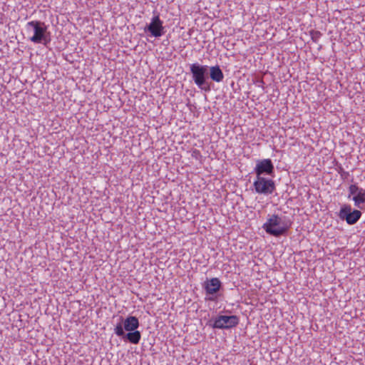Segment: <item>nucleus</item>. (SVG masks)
<instances>
[{
  "mask_svg": "<svg viewBox=\"0 0 365 365\" xmlns=\"http://www.w3.org/2000/svg\"><path fill=\"white\" fill-rule=\"evenodd\" d=\"M290 225V222L284 220L277 215H273L263 225L262 227L267 234L274 237H279L286 234Z\"/></svg>",
  "mask_w": 365,
  "mask_h": 365,
  "instance_id": "nucleus-3",
  "label": "nucleus"
},
{
  "mask_svg": "<svg viewBox=\"0 0 365 365\" xmlns=\"http://www.w3.org/2000/svg\"><path fill=\"white\" fill-rule=\"evenodd\" d=\"M209 66L201 65L198 63H192L190 66V71L195 83L202 90L208 92L210 91V86L207 81Z\"/></svg>",
  "mask_w": 365,
  "mask_h": 365,
  "instance_id": "nucleus-4",
  "label": "nucleus"
},
{
  "mask_svg": "<svg viewBox=\"0 0 365 365\" xmlns=\"http://www.w3.org/2000/svg\"><path fill=\"white\" fill-rule=\"evenodd\" d=\"M222 283L218 278L214 277L210 279H207L202 285L206 295L210 296L206 299L210 301H215L217 299V293L220 291Z\"/></svg>",
  "mask_w": 365,
  "mask_h": 365,
  "instance_id": "nucleus-9",
  "label": "nucleus"
},
{
  "mask_svg": "<svg viewBox=\"0 0 365 365\" xmlns=\"http://www.w3.org/2000/svg\"><path fill=\"white\" fill-rule=\"evenodd\" d=\"M361 215L360 210L353 209L349 204H344L341 206L338 217L340 220L346 221L348 225H353L359 220Z\"/></svg>",
  "mask_w": 365,
  "mask_h": 365,
  "instance_id": "nucleus-5",
  "label": "nucleus"
},
{
  "mask_svg": "<svg viewBox=\"0 0 365 365\" xmlns=\"http://www.w3.org/2000/svg\"><path fill=\"white\" fill-rule=\"evenodd\" d=\"M208 76L217 83H220L224 79L223 72L218 65L209 67Z\"/></svg>",
  "mask_w": 365,
  "mask_h": 365,
  "instance_id": "nucleus-12",
  "label": "nucleus"
},
{
  "mask_svg": "<svg viewBox=\"0 0 365 365\" xmlns=\"http://www.w3.org/2000/svg\"><path fill=\"white\" fill-rule=\"evenodd\" d=\"M27 31H32L33 36L29 37V40L34 43H43L47 46L50 41V34L47 32V26L44 22L40 21H29L26 24Z\"/></svg>",
  "mask_w": 365,
  "mask_h": 365,
  "instance_id": "nucleus-2",
  "label": "nucleus"
},
{
  "mask_svg": "<svg viewBox=\"0 0 365 365\" xmlns=\"http://www.w3.org/2000/svg\"><path fill=\"white\" fill-rule=\"evenodd\" d=\"M240 322L236 315H218L213 319L212 328L219 329H229L235 327Z\"/></svg>",
  "mask_w": 365,
  "mask_h": 365,
  "instance_id": "nucleus-8",
  "label": "nucleus"
},
{
  "mask_svg": "<svg viewBox=\"0 0 365 365\" xmlns=\"http://www.w3.org/2000/svg\"><path fill=\"white\" fill-rule=\"evenodd\" d=\"M144 31L150 36L159 38L165 34V29L163 21L160 19L158 14L154 15L150 22L144 27Z\"/></svg>",
  "mask_w": 365,
  "mask_h": 365,
  "instance_id": "nucleus-7",
  "label": "nucleus"
},
{
  "mask_svg": "<svg viewBox=\"0 0 365 365\" xmlns=\"http://www.w3.org/2000/svg\"><path fill=\"white\" fill-rule=\"evenodd\" d=\"M256 177H264V175L274 176V167L270 159H263L257 161L254 169Z\"/></svg>",
  "mask_w": 365,
  "mask_h": 365,
  "instance_id": "nucleus-10",
  "label": "nucleus"
},
{
  "mask_svg": "<svg viewBox=\"0 0 365 365\" xmlns=\"http://www.w3.org/2000/svg\"><path fill=\"white\" fill-rule=\"evenodd\" d=\"M354 195L352 200L354 202V205L359 208L363 209L362 204L365 203V190L362 187H359L356 184H352L349 187V196Z\"/></svg>",
  "mask_w": 365,
  "mask_h": 365,
  "instance_id": "nucleus-11",
  "label": "nucleus"
},
{
  "mask_svg": "<svg viewBox=\"0 0 365 365\" xmlns=\"http://www.w3.org/2000/svg\"><path fill=\"white\" fill-rule=\"evenodd\" d=\"M253 187L257 194L269 195L275 190V182L272 179L264 177H256Z\"/></svg>",
  "mask_w": 365,
  "mask_h": 365,
  "instance_id": "nucleus-6",
  "label": "nucleus"
},
{
  "mask_svg": "<svg viewBox=\"0 0 365 365\" xmlns=\"http://www.w3.org/2000/svg\"><path fill=\"white\" fill-rule=\"evenodd\" d=\"M337 172L340 175L342 180H346L349 176V172L345 171L341 166H339L337 168Z\"/></svg>",
  "mask_w": 365,
  "mask_h": 365,
  "instance_id": "nucleus-13",
  "label": "nucleus"
},
{
  "mask_svg": "<svg viewBox=\"0 0 365 365\" xmlns=\"http://www.w3.org/2000/svg\"><path fill=\"white\" fill-rule=\"evenodd\" d=\"M310 36L313 41L317 42L318 39L321 37L322 34L319 31L312 30L310 31Z\"/></svg>",
  "mask_w": 365,
  "mask_h": 365,
  "instance_id": "nucleus-14",
  "label": "nucleus"
},
{
  "mask_svg": "<svg viewBox=\"0 0 365 365\" xmlns=\"http://www.w3.org/2000/svg\"><path fill=\"white\" fill-rule=\"evenodd\" d=\"M120 320L115 327V334L131 344H138L141 339V334L137 330L140 325L138 319L128 316L125 320L120 317Z\"/></svg>",
  "mask_w": 365,
  "mask_h": 365,
  "instance_id": "nucleus-1",
  "label": "nucleus"
}]
</instances>
